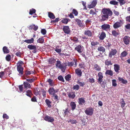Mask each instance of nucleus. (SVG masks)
Segmentation results:
<instances>
[{"label":"nucleus","mask_w":130,"mask_h":130,"mask_svg":"<svg viewBox=\"0 0 130 130\" xmlns=\"http://www.w3.org/2000/svg\"><path fill=\"white\" fill-rule=\"evenodd\" d=\"M102 12L103 14L106 15L110 16L112 14V12L109 8H104L102 10Z\"/></svg>","instance_id":"nucleus-1"},{"label":"nucleus","mask_w":130,"mask_h":130,"mask_svg":"<svg viewBox=\"0 0 130 130\" xmlns=\"http://www.w3.org/2000/svg\"><path fill=\"white\" fill-rule=\"evenodd\" d=\"M75 50L79 53H82L83 51L84 47L81 45H78L75 48Z\"/></svg>","instance_id":"nucleus-2"},{"label":"nucleus","mask_w":130,"mask_h":130,"mask_svg":"<svg viewBox=\"0 0 130 130\" xmlns=\"http://www.w3.org/2000/svg\"><path fill=\"white\" fill-rule=\"evenodd\" d=\"M93 110L91 108H88L86 109L85 112L86 114L88 115H92L93 113Z\"/></svg>","instance_id":"nucleus-3"},{"label":"nucleus","mask_w":130,"mask_h":130,"mask_svg":"<svg viewBox=\"0 0 130 130\" xmlns=\"http://www.w3.org/2000/svg\"><path fill=\"white\" fill-rule=\"evenodd\" d=\"M44 119L45 121L51 123L53 122L54 120L53 118L48 115L46 116L44 118Z\"/></svg>","instance_id":"nucleus-4"},{"label":"nucleus","mask_w":130,"mask_h":130,"mask_svg":"<svg viewBox=\"0 0 130 130\" xmlns=\"http://www.w3.org/2000/svg\"><path fill=\"white\" fill-rule=\"evenodd\" d=\"M27 48L30 50H33L32 52L36 53L37 52V47L36 46L32 44L29 45L27 46Z\"/></svg>","instance_id":"nucleus-5"},{"label":"nucleus","mask_w":130,"mask_h":130,"mask_svg":"<svg viewBox=\"0 0 130 130\" xmlns=\"http://www.w3.org/2000/svg\"><path fill=\"white\" fill-rule=\"evenodd\" d=\"M50 94L52 95L53 96L55 95V93L58 91V90H55L53 87L50 88L48 90Z\"/></svg>","instance_id":"nucleus-6"},{"label":"nucleus","mask_w":130,"mask_h":130,"mask_svg":"<svg viewBox=\"0 0 130 130\" xmlns=\"http://www.w3.org/2000/svg\"><path fill=\"white\" fill-rule=\"evenodd\" d=\"M62 30L64 32L67 34H69L70 32V30L68 26H64L62 28Z\"/></svg>","instance_id":"nucleus-7"},{"label":"nucleus","mask_w":130,"mask_h":130,"mask_svg":"<svg viewBox=\"0 0 130 130\" xmlns=\"http://www.w3.org/2000/svg\"><path fill=\"white\" fill-rule=\"evenodd\" d=\"M123 41L125 44H129L130 41V37L128 36H125L123 38Z\"/></svg>","instance_id":"nucleus-8"},{"label":"nucleus","mask_w":130,"mask_h":130,"mask_svg":"<svg viewBox=\"0 0 130 130\" xmlns=\"http://www.w3.org/2000/svg\"><path fill=\"white\" fill-rule=\"evenodd\" d=\"M75 21V23L79 27L81 28L84 27V26L82 23L81 20H80L78 19H76Z\"/></svg>","instance_id":"nucleus-9"},{"label":"nucleus","mask_w":130,"mask_h":130,"mask_svg":"<svg viewBox=\"0 0 130 130\" xmlns=\"http://www.w3.org/2000/svg\"><path fill=\"white\" fill-rule=\"evenodd\" d=\"M110 27L109 25L105 24L102 25L101 26V28L103 30H107L110 29Z\"/></svg>","instance_id":"nucleus-10"},{"label":"nucleus","mask_w":130,"mask_h":130,"mask_svg":"<svg viewBox=\"0 0 130 130\" xmlns=\"http://www.w3.org/2000/svg\"><path fill=\"white\" fill-rule=\"evenodd\" d=\"M84 35L88 37H91L92 36V31L89 29H87L85 30L84 32Z\"/></svg>","instance_id":"nucleus-11"},{"label":"nucleus","mask_w":130,"mask_h":130,"mask_svg":"<svg viewBox=\"0 0 130 130\" xmlns=\"http://www.w3.org/2000/svg\"><path fill=\"white\" fill-rule=\"evenodd\" d=\"M24 68L23 67H17V70L19 75L22 76L23 74Z\"/></svg>","instance_id":"nucleus-12"},{"label":"nucleus","mask_w":130,"mask_h":130,"mask_svg":"<svg viewBox=\"0 0 130 130\" xmlns=\"http://www.w3.org/2000/svg\"><path fill=\"white\" fill-rule=\"evenodd\" d=\"M108 17L107 15H100L99 16V20L100 22H102L106 20Z\"/></svg>","instance_id":"nucleus-13"},{"label":"nucleus","mask_w":130,"mask_h":130,"mask_svg":"<svg viewBox=\"0 0 130 130\" xmlns=\"http://www.w3.org/2000/svg\"><path fill=\"white\" fill-rule=\"evenodd\" d=\"M75 74L79 77H80L82 76V72L81 70L79 68L75 69Z\"/></svg>","instance_id":"nucleus-14"},{"label":"nucleus","mask_w":130,"mask_h":130,"mask_svg":"<svg viewBox=\"0 0 130 130\" xmlns=\"http://www.w3.org/2000/svg\"><path fill=\"white\" fill-rule=\"evenodd\" d=\"M67 65L65 63H62L60 66L59 68V69H60L63 72H64L66 68Z\"/></svg>","instance_id":"nucleus-15"},{"label":"nucleus","mask_w":130,"mask_h":130,"mask_svg":"<svg viewBox=\"0 0 130 130\" xmlns=\"http://www.w3.org/2000/svg\"><path fill=\"white\" fill-rule=\"evenodd\" d=\"M114 69L115 72L117 74L119 73L120 68V66L119 64H115L114 65Z\"/></svg>","instance_id":"nucleus-16"},{"label":"nucleus","mask_w":130,"mask_h":130,"mask_svg":"<svg viewBox=\"0 0 130 130\" xmlns=\"http://www.w3.org/2000/svg\"><path fill=\"white\" fill-rule=\"evenodd\" d=\"M78 102L79 105H85V101L84 98H81L78 99Z\"/></svg>","instance_id":"nucleus-17"},{"label":"nucleus","mask_w":130,"mask_h":130,"mask_svg":"<svg viewBox=\"0 0 130 130\" xmlns=\"http://www.w3.org/2000/svg\"><path fill=\"white\" fill-rule=\"evenodd\" d=\"M117 52L116 50L112 49L111 51L110 52L109 54V57L111 58L113 55H115Z\"/></svg>","instance_id":"nucleus-18"},{"label":"nucleus","mask_w":130,"mask_h":130,"mask_svg":"<svg viewBox=\"0 0 130 130\" xmlns=\"http://www.w3.org/2000/svg\"><path fill=\"white\" fill-rule=\"evenodd\" d=\"M70 105L72 110H74L75 109L76 107V104L74 102H71L70 103Z\"/></svg>","instance_id":"nucleus-19"},{"label":"nucleus","mask_w":130,"mask_h":130,"mask_svg":"<svg viewBox=\"0 0 130 130\" xmlns=\"http://www.w3.org/2000/svg\"><path fill=\"white\" fill-rule=\"evenodd\" d=\"M38 26L33 24L30 25L29 27V29L31 30L33 29L35 31H36L38 29Z\"/></svg>","instance_id":"nucleus-20"},{"label":"nucleus","mask_w":130,"mask_h":130,"mask_svg":"<svg viewBox=\"0 0 130 130\" xmlns=\"http://www.w3.org/2000/svg\"><path fill=\"white\" fill-rule=\"evenodd\" d=\"M96 4V3L95 1H93L91 4L88 5V7L89 8H92L94 7Z\"/></svg>","instance_id":"nucleus-21"},{"label":"nucleus","mask_w":130,"mask_h":130,"mask_svg":"<svg viewBox=\"0 0 130 130\" xmlns=\"http://www.w3.org/2000/svg\"><path fill=\"white\" fill-rule=\"evenodd\" d=\"M121 26V23L118 22H117L115 23L113 25V27L114 28L117 29L120 27Z\"/></svg>","instance_id":"nucleus-22"},{"label":"nucleus","mask_w":130,"mask_h":130,"mask_svg":"<svg viewBox=\"0 0 130 130\" xmlns=\"http://www.w3.org/2000/svg\"><path fill=\"white\" fill-rule=\"evenodd\" d=\"M24 85V88L27 89V88H30L31 86L29 83L26 82H25L23 83Z\"/></svg>","instance_id":"nucleus-23"},{"label":"nucleus","mask_w":130,"mask_h":130,"mask_svg":"<svg viewBox=\"0 0 130 130\" xmlns=\"http://www.w3.org/2000/svg\"><path fill=\"white\" fill-rule=\"evenodd\" d=\"M68 95L69 98L72 99H74L75 96V95L74 93L73 92H70L69 93Z\"/></svg>","instance_id":"nucleus-24"},{"label":"nucleus","mask_w":130,"mask_h":130,"mask_svg":"<svg viewBox=\"0 0 130 130\" xmlns=\"http://www.w3.org/2000/svg\"><path fill=\"white\" fill-rule=\"evenodd\" d=\"M56 59L53 57L50 58L48 60V62L50 64H53L55 63Z\"/></svg>","instance_id":"nucleus-25"},{"label":"nucleus","mask_w":130,"mask_h":130,"mask_svg":"<svg viewBox=\"0 0 130 130\" xmlns=\"http://www.w3.org/2000/svg\"><path fill=\"white\" fill-rule=\"evenodd\" d=\"M127 54L128 53L125 51L123 52L120 54V57L122 59V58L125 57Z\"/></svg>","instance_id":"nucleus-26"},{"label":"nucleus","mask_w":130,"mask_h":130,"mask_svg":"<svg viewBox=\"0 0 130 130\" xmlns=\"http://www.w3.org/2000/svg\"><path fill=\"white\" fill-rule=\"evenodd\" d=\"M106 37V34L104 32H102L99 37L100 39L103 40Z\"/></svg>","instance_id":"nucleus-27"},{"label":"nucleus","mask_w":130,"mask_h":130,"mask_svg":"<svg viewBox=\"0 0 130 130\" xmlns=\"http://www.w3.org/2000/svg\"><path fill=\"white\" fill-rule=\"evenodd\" d=\"M26 95L27 96L31 97V96L33 95L32 91L31 90H28L26 91Z\"/></svg>","instance_id":"nucleus-28"},{"label":"nucleus","mask_w":130,"mask_h":130,"mask_svg":"<svg viewBox=\"0 0 130 130\" xmlns=\"http://www.w3.org/2000/svg\"><path fill=\"white\" fill-rule=\"evenodd\" d=\"M34 40L33 38H32L30 39L26 40L24 41V42L28 43H32L34 42Z\"/></svg>","instance_id":"nucleus-29"},{"label":"nucleus","mask_w":130,"mask_h":130,"mask_svg":"<svg viewBox=\"0 0 130 130\" xmlns=\"http://www.w3.org/2000/svg\"><path fill=\"white\" fill-rule=\"evenodd\" d=\"M105 74L110 76H112L113 75V71L111 70H107L106 71Z\"/></svg>","instance_id":"nucleus-30"},{"label":"nucleus","mask_w":130,"mask_h":130,"mask_svg":"<svg viewBox=\"0 0 130 130\" xmlns=\"http://www.w3.org/2000/svg\"><path fill=\"white\" fill-rule=\"evenodd\" d=\"M105 65L107 66L109 65H112V63L111 60H109L108 59L106 60L105 61Z\"/></svg>","instance_id":"nucleus-31"},{"label":"nucleus","mask_w":130,"mask_h":130,"mask_svg":"<svg viewBox=\"0 0 130 130\" xmlns=\"http://www.w3.org/2000/svg\"><path fill=\"white\" fill-rule=\"evenodd\" d=\"M3 50L4 53H8L9 52V50L6 46H4L3 47Z\"/></svg>","instance_id":"nucleus-32"},{"label":"nucleus","mask_w":130,"mask_h":130,"mask_svg":"<svg viewBox=\"0 0 130 130\" xmlns=\"http://www.w3.org/2000/svg\"><path fill=\"white\" fill-rule=\"evenodd\" d=\"M118 79L119 81H121V82L124 84H126L127 83V81L126 80H124L122 78L119 77Z\"/></svg>","instance_id":"nucleus-33"},{"label":"nucleus","mask_w":130,"mask_h":130,"mask_svg":"<svg viewBox=\"0 0 130 130\" xmlns=\"http://www.w3.org/2000/svg\"><path fill=\"white\" fill-rule=\"evenodd\" d=\"M48 16L50 18L52 19H54L55 18V16L54 14L51 12H48Z\"/></svg>","instance_id":"nucleus-34"},{"label":"nucleus","mask_w":130,"mask_h":130,"mask_svg":"<svg viewBox=\"0 0 130 130\" xmlns=\"http://www.w3.org/2000/svg\"><path fill=\"white\" fill-rule=\"evenodd\" d=\"M98 76L99 77L98 81H100L101 80H103L102 79L103 78V76L102 73L101 72H99L98 73Z\"/></svg>","instance_id":"nucleus-35"},{"label":"nucleus","mask_w":130,"mask_h":130,"mask_svg":"<svg viewBox=\"0 0 130 130\" xmlns=\"http://www.w3.org/2000/svg\"><path fill=\"white\" fill-rule=\"evenodd\" d=\"M64 78L66 81H69L71 78V75L70 74H68L65 76Z\"/></svg>","instance_id":"nucleus-36"},{"label":"nucleus","mask_w":130,"mask_h":130,"mask_svg":"<svg viewBox=\"0 0 130 130\" xmlns=\"http://www.w3.org/2000/svg\"><path fill=\"white\" fill-rule=\"evenodd\" d=\"M37 42L38 43H43L44 42V40L43 37L39 38L37 40Z\"/></svg>","instance_id":"nucleus-37"},{"label":"nucleus","mask_w":130,"mask_h":130,"mask_svg":"<svg viewBox=\"0 0 130 130\" xmlns=\"http://www.w3.org/2000/svg\"><path fill=\"white\" fill-rule=\"evenodd\" d=\"M70 21V20L69 19L64 18L62 20L61 22L62 23L66 24L68 23L69 21Z\"/></svg>","instance_id":"nucleus-38"},{"label":"nucleus","mask_w":130,"mask_h":130,"mask_svg":"<svg viewBox=\"0 0 130 130\" xmlns=\"http://www.w3.org/2000/svg\"><path fill=\"white\" fill-rule=\"evenodd\" d=\"M47 82L49 83V85L51 86H53L54 85L53 81L50 79H49L47 80Z\"/></svg>","instance_id":"nucleus-39"},{"label":"nucleus","mask_w":130,"mask_h":130,"mask_svg":"<svg viewBox=\"0 0 130 130\" xmlns=\"http://www.w3.org/2000/svg\"><path fill=\"white\" fill-rule=\"evenodd\" d=\"M36 79V77H33L31 79H27L26 80L29 83H31L34 82L35 80Z\"/></svg>","instance_id":"nucleus-40"},{"label":"nucleus","mask_w":130,"mask_h":130,"mask_svg":"<svg viewBox=\"0 0 130 130\" xmlns=\"http://www.w3.org/2000/svg\"><path fill=\"white\" fill-rule=\"evenodd\" d=\"M119 2L120 6H122L123 5L125 4L126 2L125 0H117Z\"/></svg>","instance_id":"nucleus-41"},{"label":"nucleus","mask_w":130,"mask_h":130,"mask_svg":"<svg viewBox=\"0 0 130 130\" xmlns=\"http://www.w3.org/2000/svg\"><path fill=\"white\" fill-rule=\"evenodd\" d=\"M45 102L47 105L48 107H51V102L48 99H46L45 100Z\"/></svg>","instance_id":"nucleus-42"},{"label":"nucleus","mask_w":130,"mask_h":130,"mask_svg":"<svg viewBox=\"0 0 130 130\" xmlns=\"http://www.w3.org/2000/svg\"><path fill=\"white\" fill-rule=\"evenodd\" d=\"M58 79L62 82H65L63 77L61 75H59L58 77Z\"/></svg>","instance_id":"nucleus-43"},{"label":"nucleus","mask_w":130,"mask_h":130,"mask_svg":"<svg viewBox=\"0 0 130 130\" xmlns=\"http://www.w3.org/2000/svg\"><path fill=\"white\" fill-rule=\"evenodd\" d=\"M68 122H71L72 124H76L77 122L76 120H72L71 119H69L68 121Z\"/></svg>","instance_id":"nucleus-44"},{"label":"nucleus","mask_w":130,"mask_h":130,"mask_svg":"<svg viewBox=\"0 0 130 130\" xmlns=\"http://www.w3.org/2000/svg\"><path fill=\"white\" fill-rule=\"evenodd\" d=\"M24 63L21 61L20 60L18 61L17 64V67H22V66L23 64Z\"/></svg>","instance_id":"nucleus-45"},{"label":"nucleus","mask_w":130,"mask_h":130,"mask_svg":"<svg viewBox=\"0 0 130 130\" xmlns=\"http://www.w3.org/2000/svg\"><path fill=\"white\" fill-rule=\"evenodd\" d=\"M110 4L113 5H118V3L115 1L112 0L110 1L109 2Z\"/></svg>","instance_id":"nucleus-46"},{"label":"nucleus","mask_w":130,"mask_h":130,"mask_svg":"<svg viewBox=\"0 0 130 130\" xmlns=\"http://www.w3.org/2000/svg\"><path fill=\"white\" fill-rule=\"evenodd\" d=\"M56 62V66L57 67L59 68V67L61 65H62V64L61 63L60 61L59 60H57Z\"/></svg>","instance_id":"nucleus-47"},{"label":"nucleus","mask_w":130,"mask_h":130,"mask_svg":"<svg viewBox=\"0 0 130 130\" xmlns=\"http://www.w3.org/2000/svg\"><path fill=\"white\" fill-rule=\"evenodd\" d=\"M112 35L114 36H117L118 35V33L115 30H113L112 31Z\"/></svg>","instance_id":"nucleus-48"},{"label":"nucleus","mask_w":130,"mask_h":130,"mask_svg":"<svg viewBox=\"0 0 130 130\" xmlns=\"http://www.w3.org/2000/svg\"><path fill=\"white\" fill-rule=\"evenodd\" d=\"M36 10L34 9H32L30 10L29 14L30 15H32L34 13H35L36 12Z\"/></svg>","instance_id":"nucleus-49"},{"label":"nucleus","mask_w":130,"mask_h":130,"mask_svg":"<svg viewBox=\"0 0 130 130\" xmlns=\"http://www.w3.org/2000/svg\"><path fill=\"white\" fill-rule=\"evenodd\" d=\"M98 50L100 51H102L103 53L105 51L104 48L102 46H100L98 48Z\"/></svg>","instance_id":"nucleus-50"},{"label":"nucleus","mask_w":130,"mask_h":130,"mask_svg":"<svg viewBox=\"0 0 130 130\" xmlns=\"http://www.w3.org/2000/svg\"><path fill=\"white\" fill-rule=\"evenodd\" d=\"M72 13L74 14L75 16H77L78 14L77 11L75 9H73L72 12Z\"/></svg>","instance_id":"nucleus-51"},{"label":"nucleus","mask_w":130,"mask_h":130,"mask_svg":"<svg viewBox=\"0 0 130 130\" xmlns=\"http://www.w3.org/2000/svg\"><path fill=\"white\" fill-rule=\"evenodd\" d=\"M74 65V62L73 61L70 62H68L67 63V66L69 67H71Z\"/></svg>","instance_id":"nucleus-52"},{"label":"nucleus","mask_w":130,"mask_h":130,"mask_svg":"<svg viewBox=\"0 0 130 130\" xmlns=\"http://www.w3.org/2000/svg\"><path fill=\"white\" fill-rule=\"evenodd\" d=\"M101 80L100 81L98 80V83H99L102 87L104 86L105 83L102 80Z\"/></svg>","instance_id":"nucleus-53"},{"label":"nucleus","mask_w":130,"mask_h":130,"mask_svg":"<svg viewBox=\"0 0 130 130\" xmlns=\"http://www.w3.org/2000/svg\"><path fill=\"white\" fill-rule=\"evenodd\" d=\"M121 100L122 101H121V105L122 107L123 108L125 106V103L123 99H122Z\"/></svg>","instance_id":"nucleus-54"},{"label":"nucleus","mask_w":130,"mask_h":130,"mask_svg":"<svg viewBox=\"0 0 130 130\" xmlns=\"http://www.w3.org/2000/svg\"><path fill=\"white\" fill-rule=\"evenodd\" d=\"M112 86L114 87H116L117 85L116 80L115 79H113L112 80Z\"/></svg>","instance_id":"nucleus-55"},{"label":"nucleus","mask_w":130,"mask_h":130,"mask_svg":"<svg viewBox=\"0 0 130 130\" xmlns=\"http://www.w3.org/2000/svg\"><path fill=\"white\" fill-rule=\"evenodd\" d=\"M15 54L18 57H21V55H22V53L19 51L16 52Z\"/></svg>","instance_id":"nucleus-56"},{"label":"nucleus","mask_w":130,"mask_h":130,"mask_svg":"<svg viewBox=\"0 0 130 130\" xmlns=\"http://www.w3.org/2000/svg\"><path fill=\"white\" fill-rule=\"evenodd\" d=\"M11 55L9 54H8L7 55L6 57V59L8 61H9L11 59Z\"/></svg>","instance_id":"nucleus-57"},{"label":"nucleus","mask_w":130,"mask_h":130,"mask_svg":"<svg viewBox=\"0 0 130 130\" xmlns=\"http://www.w3.org/2000/svg\"><path fill=\"white\" fill-rule=\"evenodd\" d=\"M41 91L42 92V94L43 96L44 97L46 96V92L44 89H42Z\"/></svg>","instance_id":"nucleus-58"},{"label":"nucleus","mask_w":130,"mask_h":130,"mask_svg":"<svg viewBox=\"0 0 130 130\" xmlns=\"http://www.w3.org/2000/svg\"><path fill=\"white\" fill-rule=\"evenodd\" d=\"M55 50L56 52L58 53L59 54V53H60L62 51L61 48L58 49V48H57V47H56Z\"/></svg>","instance_id":"nucleus-59"},{"label":"nucleus","mask_w":130,"mask_h":130,"mask_svg":"<svg viewBox=\"0 0 130 130\" xmlns=\"http://www.w3.org/2000/svg\"><path fill=\"white\" fill-rule=\"evenodd\" d=\"M79 88V87L78 85H76L73 86V89L74 90H78Z\"/></svg>","instance_id":"nucleus-60"},{"label":"nucleus","mask_w":130,"mask_h":130,"mask_svg":"<svg viewBox=\"0 0 130 130\" xmlns=\"http://www.w3.org/2000/svg\"><path fill=\"white\" fill-rule=\"evenodd\" d=\"M77 83L80 86L82 87H83L84 85H85V83L84 82H81L79 81H78Z\"/></svg>","instance_id":"nucleus-61"},{"label":"nucleus","mask_w":130,"mask_h":130,"mask_svg":"<svg viewBox=\"0 0 130 130\" xmlns=\"http://www.w3.org/2000/svg\"><path fill=\"white\" fill-rule=\"evenodd\" d=\"M41 33L43 35H45L46 34V31L45 29H42L41 30Z\"/></svg>","instance_id":"nucleus-62"},{"label":"nucleus","mask_w":130,"mask_h":130,"mask_svg":"<svg viewBox=\"0 0 130 130\" xmlns=\"http://www.w3.org/2000/svg\"><path fill=\"white\" fill-rule=\"evenodd\" d=\"M125 19L126 22H129L130 23V15L126 17Z\"/></svg>","instance_id":"nucleus-63"},{"label":"nucleus","mask_w":130,"mask_h":130,"mask_svg":"<svg viewBox=\"0 0 130 130\" xmlns=\"http://www.w3.org/2000/svg\"><path fill=\"white\" fill-rule=\"evenodd\" d=\"M125 28L126 29H130V23L127 24L125 26Z\"/></svg>","instance_id":"nucleus-64"}]
</instances>
